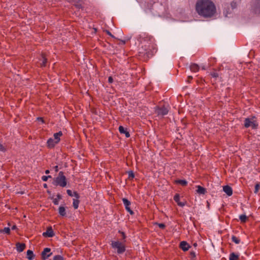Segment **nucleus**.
I'll use <instances>...</instances> for the list:
<instances>
[{"label": "nucleus", "mask_w": 260, "mask_h": 260, "mask_svg": "<svg viewBox=\"0 0 260 260\" xmlns=\"http://www.w3.org/2000/svg\"><path fill=\"white\" fill-rule=\"evenodd\" d=\"M195 10L200 17L205 19L211 18L216 13V6L211 0H197Z\"/></svg>", "instance_id": "f257e3e1"}, {"label": "nucleus", "mask_w": 260, "mask_h": 260, "mask_svg": "<svg viewBox=\"0 0 260 260\" xmlns=\"http://www.w3.org/2000/svg\"><path fill=\"white\" fill-rule=\"evenodd\" d=\"M140 41L142 43L143 42L144 43L145 42H148V45L147 48H145L143 49V46H142V49H140L139 53L142 55L146 54L147 56H148L150 53V51L152 49L154 48V39L152 36L146 35L144 37H140Z\"/></svg>", "instance_id": "f03ea898"}, {"label": "nucleus", "mask_w": 260, "mask_h": 260, "mask_svg": "<svg viewBox=\"0 0 260 260\" xmlns=\"http://www.w3.org/2000/svg\"><path fill=\"white\" fill-rule=\"evenodd\" d=\"M66 192L68 196L72 198L73 206L75 209H78L80 203L79 193L76 191H73L70 189H68Z\"/></svg>", "instance_id": "7ed1b4c3"}, {"label": "nucleus", "mask_w": 260, "mask_h": 260, "mask_svg": "<svg viewBox=\"0 0 260 260\" xmlns=\"http://www.w3.org/2000/svg\"><path fill=\"white\" fill-rule=\"evenodd\" d=\"M62 134L61 132L55 133L53 135V138H50L47 141V146L50 148L54 147L60 141V137L62 136Z\"/></svg>", "instance_id": "20e7f679"}, {"label": "nucleus", "mask_w": 260, "mask_h": 260, "mask_svg": "<svg viewBox=\"0 0 260 260\" xmlns=\"http://www.w3.org/2000/svg\"><path fill=\"white\" fill-rule=\"evenodd\" d=\"M111 246L113 248L117 249V252L118 254L122 253L125 251L124 245L119 241H112Z\"/></svg>", "instance_id": "39448f33"}, {"label": "nucleus", "mask_w": 260, "mask_h": 260, "mask_svg": "<svg viewBox=\"0 0 260 260\" xmlns=\"http://www.w3.org/2000/svg\"><path fill=\"white\" fill-rule=\"evenodd\" d=\"M55 184L61 186H65V177L63 175V172H60L59 176L56 178L55 180Z\"/></svg>", "instance_id": "423d86ee"}, {"label": "nucleus", "mask_w": 260, "mask_h": 260, "mask_svg": "<svg viewBox=\"0 0 260 260\" xmlns=\"http://www.w3.org/2000/svg\"><path fill=\"white\" fill-rule=\"evenodd\" d=\"M244 126L246 128L251 126L253 128H256L257 126V124H256V121L254 120L252 121L249 118H246L244 121Z\"/></svg>", "instance_id": "0eeeda50"}, {"label": "nucleus", "mask_w": 260, "mask_h": 260, "mask_svg": "<svg viewBox=\"0 0 260 260\" xmlns=\"http://www.w3.org/2000/svg\"><path fill=\"white\" fill-rule=\"evenodd\" d=\"M155 111L157 115L164 116L168 113L169 110L166 107L162 106L161 107H157Z\"/></svg>", "instance_id": "6e6552de"}, {"label": "nucleus", "mask_w": 260, "mask_h": 260, "mask_svg": "<svg viewBox=\"0 0 260 260\" xmlns=\"http://www.w3.org/2000/svg\"><path fill=\"white\" fill-rule=\"evenodd\" d=\"M122 201H123V204H124V205L125 206V209L127 210V211L128 212H129L130 214L133 215L134 214V212L130 208L131 202L129 201L126 198H123L122 199Z\"/></svg>", "instance_id": "1a4fd4ad"}, {"label": "nucleus", "mask_w": 260, "mask_h": 260, "mask_svg": "<svg viewBox=\"0 0 260 260\" xmlns=\"http://www.w3.org/2000/svg\"><path fill=\"white\" fill-rule=\"evenodd\" d=\"M51 249L49 248H45L42 252V258L43 259H47L51 255Z\"/></svg>", "instance_id": "9d476101"}, {"label": "nucleus", "mask_w": 260, "mask_h": 260, "mask_svg": "<svg viewBox=\"0 0 260 260\" xmlns=\"http://www.w3.org/2000/svg\"><path fill=\"white\" fill-rule=\"evenodd\" d=\"M179 247L184 251H187L190 246L186 241H182L180 242Z\"/></svg>", "instance_id": "9b49d317"}, {"label": "nucleus", "mask_w": 260, "mask_h": 260, "mask_svg": "<svg viewBox=\"0 0 260 260\" xmlns=\"http://www.w3.org/2000/svg\"><path fill=\"white\" fill-rule=\"evenodd\" d=\"M43 235L44 237H52L54 235V233L52 228H48L47 231L43 233Z\"/></svg>", "instance_id": "f8f14e48"}, {"label": "nucleus", "mask_w": 260, "mask_h": 260, "mask_svg": "<svg viewBox=\"0 0 260 260\" xmlns=\"http://www.w3.org/2000/svg\"><path fill=\"white\" fill-rule=\"evenodd\" d=\"M174 201L177 203V205L180 207H183L185 205V203L180 202V196L179 194H176L174 197Z\"/></svg>", "instance_id": "ddd939ff"}, {"label": "nucleus", "mask_w": 260, "mask_h": 260, "mask_svg": "<svg viewBox=\"0 0 260 260\" xmlns=\"http://www.w3.org/2000/svg\"><path fill=\"white\" fill-rule=\"evenodd\" d=\"M223 190L229 196H231L233 194L232 188L229 185L224 186L223 187Z\"/></svg>", "instance_id": "4468645a"}, {"label": "nucleus", "mask_w": 260, "mask_h": 260, "mask_svg": "<svg viewBox=\"0 0 260 260\" xmlns=\"http://www.w3.org/2000/svg\"><path fill=\"white\" fill-rule=\"evenodd\" d=\"M16 249L18 252H22L25 248V245L24 243H17L16 245Z\"/></svg>", "instance_id": "2eb2a0df"}, {"label": "nucleus", "mask_w": 260, "mask_h": 260, "mask_svg": "<svg viewBox=\"0 0 260 260\" xmlns=\"http://www.w3.org/2000/svg\"><path fill=\"white\" fill-rule=\"evenodd\" d=\"M190 69L191 72H197L199 71L200 68L198 64L196 63H191L190 66Z\"/></svg>", "instance_id": "dca6fc26"}, {"label": "nucleus", "mask_w": 260, "mask_h": 260, "mask_svg": "<svg viewBox=\"0 0 260 260\" xmlns=\"http://www.w3.org/2000/svg\"><path fill=\"white\" fill-rule=\"evenodd\" d=\"M119 131L121 134H125L126 138H129L130 137V134L128 132L126 131L122 126H120L119 127Z\"/></svg>", "instance_id": "f3484780"}, {"label": "nucleus", "mask_w": 260, "mask_h": 260, "mask_svg": "<svg viewBox=\"0 0 260 260\" xmlns=\"http://www.w3.org/2000/svg\"><path fill=\"white\" fill-rule=\"evenodd\" d=\"M197 192L198 193L204 194L206 193V189L205 188H204L203 187H202L200 185H198L197 186Z\"/></svg>", "instance_id": "a211bd4d"}, {"label": "nucleus", "mask_w": 260, "mask_h": 260, "mask_svg": "<svg viewBox=\"0 0 260 260\" xmlns=\"http://www.w3.org/2000/svg\"><path fill=\"white\" fill-rule=\"evenodd\" d=\"M239 255L236 254L234 252H232L230 254L229 259L230 260H239Z\"/></svg>", "instance_id": "6ab92c4d"}, {"label": "nucleus", "mask_w": 260, "mask_h": 260, "mask_svg": "<svg viewBox=\"0 0 260 260\" xmlns=\"http://www.w3.org/2000/svg\"><path fill=\"white\" fill-rule=\"evenodd\" d=\"M73 2L75 3V4H74L75 5V6L80 9L81 8H82V3H81V0H72Z\"/></svg>", "instance_id": "aec40b11"}, {"label": "nucleus", "mask_w": 260, "mask_h": 260, "mask_svg": "<svg viewBox=\"0 0 260 260\" xmlns=\"http://www.w3.org/2000/svg\"><path fill=\"white\" fill-rule=\"evenodd\" d=\"M176 184H179L183 186H185L187 184V182L185 180H176L175 181Z\"/></svg>", "instance_id": "412c9836"}, {"label": "nucleus", "mask_w": 260, "mask_h": 260, "mask_svg": "<svg viewBox=\"0 0 260 260\" xmlns=\"http://www.w3.org/2000/svg\"><path fill=\"white\" fill-rule=\"evenodd\" d=\"M27 257L28 260H32L34 257L33 252L30 250L27 251Z\"/></svg>", "instance_id": "4be33fe9"}, {"label": "nucleus", "mask_w": 260, "mask_h": 260, "mask_svg": "<svg viewBox=\"0 0 260 260\" xmlns=\"http://www.w3.org/2000/svg\"><path fill=\"white\" fill-rule=\"evenodd\" d=\"M40 66L41 67H45L46 66V62H47V59L44 56H42V58L41 59H40Z\"/></svg>", "instance_id": "5701e85b"}, {"label": "nucleus", "mask_w": 260, "mask_h": 260, "mask_svg": "<svg viewBox=\"0 0 260 260\" xmlns=\"http://www.w3.org/2000/svg\"><path fill=\"white\" fill-rule=\"evenodd\" d=\"M239 219L241 223H245L247 220L248 218L245 215L242 214L239 216Z\"/></svg>", "instance_id": "b1692460"}, {"label": "nucleus", "mask_w": 260, "mask_h": 260, "mask_svg": "<svg viewBox=\"0 0 260 260\" xmlns=\"http://www.w3.org/2000/svg\"><path fill=\"white\" fill-rule=\"evenodd\" d=\"M232 240L233 242L235 243L236 244H239L240 242V239L238 237H237L234 235H233L232 236Z\"/></svg>", "instance_id": "393cba45"}, {"label": "nucleus", "mask_w": 260, "mask_h": 260, "mask_svg": "<svg viewBox=\"0 0 260 260\" xmlns=\"http://www.w3.org/2000/svg\"><path fill=\"white\" fill-rule=\"evenodd\" d=\"M10 229L8 227L5 228L3 230H0V233H4L6 234H10Z\"/></svg>", "instance_id": "a878e982"}, {"label": "nucleus", "mask_w": 260, "mask_h": 260, "mask_svg": "<svg viewBox=\"0 0 260 260\" xmlns=\"http://www.w3.org/2000/svg\"><path fill=\"white\" fill-rule=\"evenodd\" d=\"M59 213L61 216H64L65 215V209L63 207L61 206L59 207Z\"/></svg>", "instance_id": "bb28decb"}, {"label": "nucleus", "mask_w": 260, "mask_h": 260, "mask_svg": "<svg viewBox=\"0 0 260 260\" xmlns=\"http://www.w3.org/2000/svg\"><path fill=\"white\" fill-rule=\"evenodd\" d=\"M259 188H260V183L258 182L255 185L254 192L255 193H257L258 192Z\"/></svg>", "instance_id": "cd10ccee"}, {"label": "nucleus", "mask_w": 260, "mask_h": 260, "mask_svg": "<svg viewBox=\"0 0 260 260\" xmlns=\"http://www.w3.org/2000/svg\"><path fill=\"white\" fill-rule=\"evenodd\" d=\"M61 199L60 196L58 194L57 196V198H55L53 200V203L55 205H58L59 203V200Z\"/></svg>", "instance_id": "c85d7f7f"}, {"label": "nucleus", "mask_w": 260, "mask_h": 260, "mask_svg": "<svg viewBox=\"0 0 260 260\" xmlns=\"http://www.w3.org/2000/svg\"><path fill=\"white\" fill-rule=\"evenodd\" d=\"M190 257L191 259H194L196 257V253L194 251H190Z\"/></svg>", "instance_id": "c756f323"}, {"label": "nucleus", "mask_w": 260, "mask_h": 260, "mask_svg": "<svg viewBox=\"0 0 260 260\" xmlns=\"http://www.w3.org/2000/svg\"><path fill=\"white\" fill-rule=\"evenodd\" d=\"M53 260H64L62 256L60 255H56L53 257Z\"/></svg>", "instance_id": "7c9ffc66"}, {"label": "nucleus", "mask_w": 260, "mask_h": 260, "mask_svg": "<svg viewBox=\"0 0 260 260\" xmlns=\"http://www.w3.org/2000/svg\"><path fill=\"white\" fill-rule=\"evenodd\" d=\"M49 178H51V176H43L42 177V179L44 181H47V180H48V179Z\"/></svg>", "instance_id": "2f4dec72"}, {"label": "nucleus", "mask_w": 260, "mask_h": 260, "mask_svg": "<svg viewBox=\"0 0 260 260\" xmlns=\"http://www.w3.org/2000/svg\"><path fill=\"white\" fill-rule=\"evenodd\" d=\"M135 177L134 174L132 171H130L128 172V178H134Z\"/></svg>", "instance_id": "473e14b6"}, {"label": "nucleus", "mask_w": 260, "mask_h": 260, "mask_svg": "<svg viewBox=\"0 0 260 260\" xmlns=\"http://www.w3.org/2000/svg\"><path fill=\"white\" fill-rule=\"evenodd\" d=\"M156 224L158 225L159 228H160V229H164L166 227L165 224L164 223H157Z\"/></svg>", "instance_id": "72a5a7b5"}, {"label": "nucleus", "mask_w": 260, "mask_h": 260, "mask_svg": "<svg viewBox=\"0 0 260 260\" xmlns=\"http://www.w3.org/2000/svg\"><path fill=\"white\" fill-rule=\"evenodd\" d=\"M6 149L5 147L1 144L0 143V151H5Z\"/></svg>", "instance_id": "f704fd0d"}, {"label": "nucleus", "mask_w": 260, "mask_h": 260, "mask_svg": "<svg viewBox=\"0 0 260 260\" xmlns=\"http://www.w3.org/2000/svg\"><path fill=\"white\" fill-rule=\"evenodd\" d=\"M211 76L214 78H217L218 77V74L217 73H211Z\"/></svg>", "instance_id": "c9c22d12"}, {"label": "nucleus", "mask_w": 260, "mask_h": 260, "mask_svg": "<svg viewBox=\"0 0 260 260\" xmlns=\"http://www.w3.org/2000/svg\"><path fill=\"white\" fill-rule=\"evenodd\" d=\"M113 81V79L112 78V77L111 76H110L108 78V82L110 83H112Z\"/></svg>", "instance_id": "e433bc0d"}, {"label": "nucleus", "mask_w": 260, "mask_h": 260, "mask_svg": "<svg viewBox=\"0 0 260 260\" xmlns=\"http://www.w3.org/2000/svg\"><path fill=\"white\" fill-rule=\"evenodd\" d=\"M231 5L233 7L235 8L236 7V3H234V2H232L231 3Z\"/></svg>", "instance_id": "4c0bfd02"}, {"label": "nucleus", "mask_w": 260, "mask_h": 260, "mask_svg": "<svg viewBox=\"0 0 260 260\" xmlns=\"http://www.w3.org/2000/svg\"><path fill=\"white\" fill-rule=\"evenodd\" d=\"M122 235V237L123 239H125V234L124 232H121Z\"/></svg>", "instance_id": "58836bf2"}, {"label": "nucleus", "mask_w": 260, "mask_h": 260, "mask_svg": "<svg viewBox=\"0 0 260 260\" xmlns=\"http://www.w3.org/2000/svg\"><path fill=\"white\" fill-rule=\"evenodd\" d=\"M107 34L111 37H113V35L111 34V33L109 31H107Z\"/></svg>", "instance_id": "ea45409f"}, {"label": "nucleus", "mask_w": 260, "mask_h": 260, "mask_svg": "<svg viewBox=\"0 0 260 260\" xmlns=\"http://www.w3.org/2000/svg\"><path fill=\"white\" fill-rule=\"evenodd\" d=\"M16 229V225H13L12 227V230H15Z\"/></svg>", "instance_id": "a19ab883"}, {"label": "nucleus", "mask_w": 260, "mask_h": 260, "mask_svg": "<svg viewBox=\"0 0 260 260\" xmlns=\"http://www.w3.org/2000/svg\"><path fill=\"white\" fill-rule=\"evenodd\" d=\"M49 173V171L48 170L45 171L46 174H48Z\"/></svg>", "instance_id": "79ce46f5"}, {"label": "nucleus", "mask_w": 260, "mask_h": 260, "mask_svg": "<svg viewBox=\"0 0 260 260\" xmlns=\"http://www.w3.org/2000/svg\"><path fill=\"white\" fill-rule=\"evenodd\" d=\"M44 187L45 188H46V187H47V184H44Z\"/></svg>", "instance_id": "37998d69"}, {"label": "nucleus", "mask_w": 260, "mask_h": 260, "mask_svg": "<svg viewBox=\"0 0 260 260\" xmlns=\"http://www.w3.org/2000/svg\"><path fill=\"white\" fill-rule=\"evenodd\" d=\"M188 79L191 80L192 79V77L191 76H189Z\"/></svg>", "instance_id": "c03bdc74"}, {"label": "nucleus", "mask_w": 260, "mask_h": 260, "mask_svg": "<svg viewBox=\"0 0 260 260\" xmlns=\"http://www.w3.org/2000/svg\"><path fill=\"white\" fill-rule=\"evenodd\" d=\"M122 43H123V44H125V42L124 41H122Z\"/></svg>", "instance_id": "a18cd8bd"}, {"label": "nucleus", "mask_w": 260, "mask_h": 260, "mask_svg": "<svg viewBox=\"0 0 260 260\" xmlns=\"http://www.w3.org/2000/svg\"><path fill=\"white\" fill-rule=\"evenodd\" d=\"M194 246H197V244L196 243L194 244Z\"/></svg>", "instance_id": "49530a36"}]
</instances>
